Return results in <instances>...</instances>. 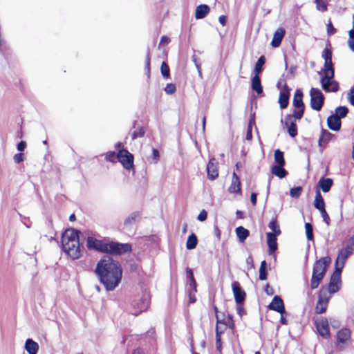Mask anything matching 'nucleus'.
I'll return each instance as SVG.
<instances>
[{
  "instance_id": "1",
  "label": "nucleus",
  "mask_w": 354,
  "mask_h": 354,
  "mask_svg": "<svg viewBox=\"0 0 354 354\" xmlns=\"http://www.w3.org/2000/svg\"><path fill=\"white\" fill-rule=\"evenodd\" d=\"M95 273L108 292L114 290L119 286L122 277L120 264L109 256L98 261Z\"/></svg>"
},
{
  "instance_id": "2",
  "label": "nucleus",
  "mask_w": 354,
  "mask_h": 354,
  "mask_svg": "<svg viewBox=\"0 0 354 354\" xmlns=\"http://www.w3.org/2000/svg\"><path fill=\"white\" fill-rule=\"evenodd\" d=\"M86 243L87 248L89 250H95L114 255H120L130 252L132 250L131 245L129 243H120L113 241L107 242L96 239L92 236L87 238Z\"/></svg>"
},
{
  "instance_id": "3",
  "label": "nucleus",
  "mask_w": 354,
  "mask_h": 354,
  "mask_svg": "<svg viewBox=\"0 0 354 354\" xmlns=\"http://www.w3.org/2000/svg\"><path fill=\"white\" fill-rule=\"evenodd\" d=\"M80 232L75 229H67L62 236V244L64 251L73 259L82 256L84 246L80 243Z\"/></svg>"
},
{
  "instance_id": "4",
  "label": "nucleus",
  "mask_w": 354,
  "mask_h": 354,
  "mask_svg": "<svg viewBox=\"0 0 354 354\" xmlns=\"http://www.w3.org/2000/svg\"><path fill=\"white\" fill-rule=\"evenodd\" d=\"M329 263L330 259L327 257L322 258L315 262L310 281V287L312 289H315L319 286L323 279L326 267Z\"/></svg>"
},
{
  "instance_id": "5",
  "label": "nucleus",
  "mask_w": 354,
  "mask_h": 354,
  "mask_svg": "<svg viewBox=\"0 0 354 354\" xmlns=\"http://www.w3.org/2000/svg\"><path fill=\"white\" fill-rule=\"evenodd\" d=\"M324 75L321 77L322 88L326 92H336L339 89V85L333 80L334 69L323 70Z\"/></svg>"
},
{
  "instance_id": "6",
  "label": "nucleus",
  "mask_w": 354,
  "mask_h": 354,
  "mask_svg": "<svg viewBox=\"0 0 354 354\" xmlns=\"http://www.w3.org/2000/svg\"><path fill=\"white\" fill-rule=\"evenodd\" d=\"M141 218V212L136 211L129 214L124 220L122 224L123 232L129 236L133 235L136 232V224Z\"/></svg>"
},
{
  "instance_id": "7",
  "label": "nucleus",
  "mask_w": 354,
  "mask_h": 354,
  "mask_svg": "<svg viewBox=\"0 0 354 354\" xmlns=\"http://www.w3.org/2000/svg\"><path fill=\"white\" fill-rule=\"evenodd\" d=\"M351 241L352 245H348L344 248L339 250L337 257L335 261V268L337 270H342L345 262L348 257L353 252V246L354 245V235L351 238Z\"/></svg>"
},
{
  "instance_id": "8",
  "label": "nucleus",
  "mask_w": 354,
  "mask_h": 354,
  "mask_svg": "<svg viewBox=\"0 0 354 354\" xmlns=\"http://www.w3.org/2000/svg\"><path fill=\"white\" fill-rule=\"evenodd\" d=\"M310 106L313 110L319 111L324 104V97L322 91L315 88H312L310 91Z\"/></svg>"
},
{
  "instance_id": "9",
  "label": "nucleus",
  "mask_w": 354,
  "mask_h": 354,
  "mask_svg": "<svg viewBox=\"0 0 354 354\" xmlns=\"http://www.w3.org/2000/svg\"><path fill=\"white\" fill-rule=\"evenodd\" d=\"M117 158L126 169L130 170L133 168V156L127 149L119 150L117 153Z\"/></svg>"
},
{
  "instance_id": "10",
  "label": "nucleus",
  "mask_w": 354,
  "mask_h": 354,
  "mask_svg": "<svg viewBox=\"0 0 354 354\" xmlns=\"http://www.w3.org/2000/svg\"><path fill=\"white\" fill-rule=\"evenodd\" d=\"M330 296L327 295V290L322 288L319 295V299L316 306V313L318 314L324 313L328 306Z\"/></svg>"
},
{
  "instance_id": "11",
  "label": "nucleus",
  "mask_w": 354,
  "mask_h": 354,
  "mask_svg": "<svg viewBox=\"0 0 354 354\" xmlns=\"http://www.w3.org/2000/svg\"><path fill=\"white\" fill-rule=\"evenodd\" d=\"M351 332L350 329L343 328L340 329L337 333V346L343 349L345 345L351 339Z\"/></svg>"
},
{
  "instance_id": "12",
  "label": "nucleus",
  "mask_w": 354,
  "mask_h": 354,
  "mask_svg": "<svg viewBox=\"0 0 354 354\" xmlns=\"http://www.w3.org/2000/svg\"><path fill=\"white\" fill-rule=\"evenodd\" d=\"M316 328L319 334L324 338L328 339L330 337V328L328 320L322 318L318 319L315 322Z\"/></svg>"
},
{
  "instance_id": "13",
  "label": "nucleus",
  "mask_w": 354,
  "mask_h": 354,
  "mask_svg": "<svg viewBox=\"0 0 354 354\" xmlns=\"http://www.w3.org/2000/svg\"><path fill=\"white\" fill-rule=\"evenodd\" d=\"M342 271L339 270H337L335 268V272L330 278V281L328 286V289L327 290V292H329L330 294L335 293L339 290V284L340 282V274Z\"/></svg>"
},
{
  "instance_id": "14",
  "label": "nucleus",
  "mask_w": 354,
  "mask_h": 354,
  "mask_svg": "<svg viewBox=\"0 0 354 354\" xmlns=\"http://www.w3.org/2000/svg\"><path fill=\"white\" fill-rule=\"evenodd\" d=\"M281 123L285 124L286 127L288 129L289 135L292 138H294L297 136V129L296 122H295L293 117H291L290 115H287L284 120H281Z\"/></svg>"
},
{
  "instance_id": "15",
  "label": "nucleus",
  "mask_w": 354,
  "mask_h": 354,
  "mask_svg": "<svg viewBox=\"0 0 354 354\" xmlns=\"http://www.w3.org/2000/svg\"><path fill=\"white\" fill-rule=\"evenodd\" d=\"M207 177L209 180H214L218 176L217 162L212 158L209 160L207 165Z\"/></svg>"
},
{
  "instance_id": "16",
  "label": "nucleus",
  "mask_w": 354,
  "mask_h": 354,
  "mask_svg": "<svg viewBox=\"0 0 354 354\" xmlns=\"http://www.w3.org/2000/svg\"><path fill=\"white\" fill-rule=\"evenodd\" d=\"M232 288L236 302L239 304H241L245 297V292L242 290L238 281H234L232 283Z\"/></svg>"
},
{
  "instance_id": "17",
  "label": "nucleus",
  "mask_w": 354,
  "mask_h": 354,
  "mask_svg": "<svg viewBox=\"0 0 354 354\" xmlns=\"http://www.w3.org/2000/svg\"><path fill=\"white\" fill-rule=\"evenodd\" d=\"M268 308L270 310L281 313V315L285 312L283 300L279 296L274 297L271 303L269 304Z\"/></svg>"
},
{
  "instance_id": "18",
  "label": "nucleus",
  "mask_w": 354,
  "mask_h": 354,
  "mask_svg": "<svg viewBox=\"0 0 354 354\" xmlns=\"http://www.w3.org/2000/svg\"><path fill=\"white\" fill-rule=\"evenodd\" d=\"M290 91L288 86L285 84L284 88L280 92L279 97V103L281 109H283L287 107L289 102Z\"/></svg>"
},
{
  "instance_id": "19",
  "label": "nucleus",
  "mask_w": 354,
  "mask_h": 354,
  "mask_svg": "<svg viewBox=\"0 0 354 354\" xmlns=\"http://www.w3.org/2000/svg\"><path fill=\"white\" fill-rule=\"evenodd\" d=\"M277 236L276 234L272 232H268L266 234L267 243L269 248L268 252L270 254L274 253L277 249Z\"/></svg>"
},
{
  "instance_id": "20",
  "label": "nucleus",
  "mask_w": 354,
  "mask_h": 354,
  "mask_svg": "<svg viewBox=\"0 0 354 354\" xmlns=\"http://www.w3.org/2000/svg\"><path fill=\"white\" fill-rule=\"evenodd\" d=\"M328 127L332 131H337L341 128V120L339 117L331 115L327 119Z\"/></svg>"
},
{
  "instance_id": "21",
  "label": "nucleus",
  "mask_w": 354,
  "mask_h": 354,
  "mask_svg": "<svg viewBox=\"0 0 354 354\" xmlns=\"http://www.w3.org/2000/svg\"><path fill=\"white\" fill-rule=\"evenodd\" d=\"M284 35L285 30L282 28H278L274 33L271 45L274 48L279 47Z\"/></svg>"
},
{
  "instance_id": "22",
  "label": "nucleus",
  "mask_w": 354,
  "mask_h": 354,
  "mask_svg": "<svg viewBox=\"0 0 354 354\" xmlns=\"http://www.w3.org/2000/svg\"><path fill=\"white\" fill-rule=\"evenodd\" d=\"M39 344L32 339H27L25 342L24 348L28 354H37Z\"/></svg>"
},
{
  "instance_id": "23",
  "label": "nucleus",
  "mask_w": 354,
  "mask_h": 354,
  "mask_svg": "<svg viewBox=\"0 0 354 354\" xmlns=\"http://www.w3.org/2000/svg\"><path fill=\"white\" fill-rule=\"evenodd\" d=\"M322 56L323 59H324V70L334 69L333 62H332L331 51L328 48H325L322 52Z\"/></svg>"
},
{
  "instance_id": "24",
  "label": "nucleus",
  "mask_w": 354,
  "mask_h": 354,
  "mask_svg": "<svg viewBox=\"0 0 354 354\" xmlns=\"http://www.w3.org/2000/svg\"><path fill=\"white\" fill-rule=\"evenodd\" d=\"M209 7L205 4H201L196 7L195 12V18L196 19H201L206 17L209 12Z\"/></svg>"
},
{
  "instance_id": "25",
  "label": "nucleus",
  "mask_w": 354,
  "mask_h": 354,
  "mask_svg": "<svg viewBox=\"0 0 354 354\" xmlns=\"http://www.w3.org/2000/svg\"><path fill=\"white\" fill-rule=\"evenodd\" d=\"M228 191L230 193H239L241 191L239 178L235 172L233 173L232 183Z\"/></svg>"
},
{
  "instance_id": "26",
  "label": "nucleus",
  "mask_w": 354,
  "mask_h": 354,
  "mask_svg": "<svg viewBox=\"0 0 354 354\" xmlns=\"http://www.w3.org/2000/svg\"><path fill=\"white\" fill-rule=\"evenodd\" d=\"M292 104L295 108H304V104L303 102V93L301 90L297 89L295 91Z\"/></svg>"
},
{
  "instance_id": "27",
  "label": "nucleus",
  "mask_w": 354,
  "mask_h": 354,
  "mask_svg": "<svg viewBox=\"0 0 354 354\" xmlns=\"http://www.w3.org/2000/svg\"><path fill=\"white\" fill-rule=\"evenodd\" d=\"M252 88L259 95L263 93V87L259 75H254L252 78Z\"/></svg>"
},
{
  "instance_id": "28",
  "label": "nucleus",
  "mask_w": 354,
  "mask_h": 354,
  "mask_svg": "<svg viewBox=\"0 0 354 354\" xmlns=\"http://www.w3.org/2000/svg\"><path fill=\"white\" fill-rule=\"evenodd\" d=\"M318 185L324 192H328L333 185V180L330 178H322L319 180Z\"/></svg>"
},
{
  "instance_id": "29",
  "label": "nucleus",
  "mask_w": 354,
  "mask_h": 354,
  "mask_svg": "<svg viewBox=\"0 0 354 354\" xmlns=\"http://www.w3.org/2000/svg\"><path fill=\"white\" fill-rule=\"evenodd\" d=\"M314 206L319 211L325 209L324 201L319 190L316 191L315 198L314 201Z\"/></svg>"
},
{
  "instance_id": "30",
  "label": "nucleus",
  "mask_w": 354,
  "mask_h": 354,
  "mask_svg": "<svg viewBox=\"0 0 354 354\" xmlns=\"http://www.w3.org/2000/svg\"><path fill=\"white\" fill-rule=\"evenodd\" d=\"M333 136V135L328 131L326 129H322L321 131L320 137L319 138V145L322 147V143L327 144Z\"/></svg>"
},
{
  "instance_id": "31",
  "label": "nucleus",
  "mask_w": 354,
  "mask_h": 354,
  "mask_svg": "<svg viewBox=\"0 0 354 354\" xmlns=\"http://www.w3.org/2000/svg\"><path fill=\"white\" fill-rule=\"evenodd\" d=\"M236 233L241 242H243L249 236V231L242 226H239L236 229Z\"/></svg>"
},
{
  "instance_id": "32",
  "label": "nucleus",
  "mask_w": 354,
  "mask_h": 354,
  "mask_svg": "<svg viewBox=\"0 0 354 354\" xmlns=\"http://www.w3.org/2000/svg\"><path fill=\"white\" fill-rule=\"evenodd\" d=\"M330 0H314L317 10L324 12L328 10Z\"/></svg>"
},
{
  "instance_id": "33",
  "label": "nucleus",
  "mask_w": 354,
  "mask_h": 354,
  "mask_svg": "<svg viewBox=\"0 0 354 354\" xmlns=\"http://www.w3.org/2000/svg\"><path fill=\"white\" fill-rule=\"evenodd\" d=\"M283 165H274L272 167V173L282 178L286 176V171L283 168Z\"/></svg>"
},
{
  "instance_id": "34",
  "label": "nucleus",
  "mask_w": 354,
  "mask_h": 354,
  "mask_svg": "<svg viewBox=\"0 0 354 354\" xmlns=\"http://www.w3.org/2000/svg\"><path fill=\"white\" fill-rule=\"evenodd\" d=\"M197 237L194 234H192L187 238L186 243V248L187 250H192L196 248L197 245Z\"/></svg>"
},
{
  "instance_id": "35",
  "label": "nucleus",
  "mask_w": 354,
  "mask_h": 354,
  "mask_svg": "<svg viewBox=\"0 0 354 354\" xmlns=\"http://www.w3.org/2000/svg\"><path fill=\"white\" fill-rule=\"evenodd\" d=\"M269 228L273 232V234H276V235H279L281 234V230L279 228V225L277 223V218H273L268 225Z\"/></svg>"
},
{
  "instance_id": "36",
  "label": "nucleus",
  "mask_w": 354,
  "mask_h": 354,
  "mask_svg": "<svg viewBox=\"0 0 354 354\" xmlns=\"http://www.w3.org/2000/svg\"><path fill=\"white\" fill-rule=\"evenodd\" d=\"M265 62L266 59L264 56H261L259 58L254 69V73H255V75H259V74L261 72L262 66L265 64Z\"/></svg>"
},
{
  "instance_id": "37",
  "label": "nucleus",
  "mask_w": 354,
  "mask_h": 354,
  "mask_svg": "<svg viewBox=\"0 0 354 354\" xmlns=\"http://www.w3.org/2000/svg\"><path fill=\"white\" fill-rule=\"evenodd\" d=\"M160 73L165 80H168L170 77L169 68L165 62H162L160 66Z\"/></svg>"
},
{
  "instance_id": "38",
  "label": "nucleus",
  "mask_w": 354,
  "mask_h": 354,
  "mask_svg": "<svg viewBox=\"0 0 354 354\" xmlns=\"http://www.w3.org/2000/svg\"><path fill=\"white\" fill-rule=\"evenodd\" d=\"M274 160L278 165H284L285 164L283 153L279 149H276L274 151Z\"/></svg>"
},
{
  "instance_id": "39",
  "label": "nucleus",
  "mask_w": 354,
  "mask_h": 354,
  "mask_svg": "<svg viewBox=\"0 0 354 354\" xmlns=\"http://www.w3.org/2000/svg\"><path fill=\"white\" fill-rule=\"evenodd\" d=\"M266 261H263L261 263L260 268H259V279L260 280H266L267 279V272H266Z\"/></svg>"
},
{
  "instance_id": "40",
  "label": "nucleus",
  "mask_w": 354,
  "mask_h": 354,
  "mask_svg": "<svg viewBox=\"0 0 354 354\" xmlns=\"http://www.w3.org/2000/svg\"><path fill=\"white\" fill-rule=\"evenodd\" d=\"M347 113H348V109L346 106H338L336 108L335 114H334V115L339 117V120H340L341 118L346 117Z\"/></svg>"
},
{
  "instance_id": "41",
  "label": "nucleus",
  "mask_w": 354,
  "mask_h": 354,
  "mask_svg": "<svg viewBox=\"0 0 354 354\" xmlns=\"http://www.w3.org/2000/svg\"><path fill=\"white\" fill-rule=\"evenodd\" d=\"M305 229H306V234L307 239L308 241H313V226L310 223H306L305 224Z\"/></svg>"
},
{
  "instance_id": "42",
  "label": "nucleus",
  "mask_w": 354,
  "mask_h": 354,
  "mask_svg": "<svg viewBox=\"0 0 354 354\" xmlns=\"http://www.w3.org/2000/svg\"><path fill=\"white\" fill-rule=\"evenodd\" d=\"M169 42H170V39L169 37H167L166 36L162 37V38L160 41L158 48L160 50H162L164 54H165V53H166L165 46H167Z\"/></svg>"
},
{
  "instance_id": "43",
  "label": "nucleus",
  "mask_w": 354,
  "mask_h": 354,
  "mask_svg": "<svg viewBox=\"0 0 354 354\" xmlns=\"http://www.w3.org/2000/svg\"><path fill=\"white\" fill-rule=\"evenodd\" d=\"M214 311L216 313V324H222L223 326H227L225 317H221L220 313L218 312V309L216 307H214Z\"/></svg>"
},
{
  "instance_id": "44",
  "label": "nucleus",
  "mask_w": 354,
  "mask_h": 354,
  "mask_svg": "<svg viewBox=\"0 0 354 354\" xmlns=\"http://www.w3.org/2000/svg\"><path fill=\"white\" fill-rule=\"evenodd\" d=\"M297 109L294 111L293 114L290 115L291 117H293L295 119V122L297 120H300L304 114V108H296Z\"/></svg>"
},
{
  "instance_id": "45",
  "label": "nucleus",
  "mask_w": 354,
  "mask_h": 354,
  "mask_svg": "<svg viewBox=\"0 0 354 354\" xmlns=\"http://www.w3.org/2000/svg\"><path fill=\"white\" fill-rule=\"evenodd\" d=\"M301 192H302V188H301V187L299 186L297 187L292 188L290 191V194L291 197L297 198L301 195Z\"/></svg>"
},
{
  "instance_id": "46",
  "label": "nucleus",
  "mask_w": 354,
  "mask_h": 354,
  "mask_svg": "<svg viewBox=\"0 0 354 354\" xmlns=\"http://www.w3.org/2000/svg\"><path fill=\"white\" fill-rule=\"evenodd\" d=\"M145 131L142 127H139L138 129L134 130L131 134L132 140L137 139L138 138H141L144 136Z\"/></svg>"
},
{
  "instance_id": "47",
  "label": "nucleus",
  "mask_w": 354,
  "mask_h": 354,
  "mask_svg": "<svg viewBox=\"0 0 354 354\" xmlns=\"http://www.w3.org/2000/svg\"><path fill=\"white\" fill-rule=\"evenodd\" d=\"M349 39L348 40V45L351 50L354 52V28L348 32Z\"/></svg>"
},
{
  "instance_id": "48",
  "label": "nucleus",
  "mask_w": 354,
  "mask_h": 354,
  "mask_svg": "<svg viewBox=\"0 0 354 354\" xmlns=\"http://www.w3.org/2000/svg\"><path fill=\"white\" fill-rule=\"evenodd\" d=\"M115 157H117V155L115 151H108L105 154V160L111 162H115Z\"/></svg>"
},
{
  "instance_id": "49",
  "label": "nucleus",
  "mask_w": 354,
  "mask_h": 354,
  "mask_svg": "<svg viewBox=\"0 0 354 354\" xmlns=\"http://www.w3.org/2000/svg\"><path fill=\"white\" fill-rule=\"evenodd\" d=\"M319 212L323 218L324 222L328 226L330 223V218L328 213L326 212V209H321L319 211Z\"/></svg>"
},
{
  "instance_id": "50",
  "label": "nucleus",
  "mask_w": 354,
  "mask_h": 354,
  "mask_svg": "<svg viewBox=\"0 0 354 354\" xmlns=\"http://www.w3.org/2000/svg\"><path fill=\"white\" fill-rule=\"evenodd\" d=\"M176 86L174 84H167L165 88V91L167 94L171 95L176 92Z\"/></svg>"
},
{
  "instance_id": "51",
  "label": "nucleus",
  "mask_w": 354,
  "mask_h": 354,
  "mask_svg": "<svg viewBox=\"0 0 354 354\" xmlns=\"http://www.w3.org/2000/svg\"><path fill=\"white\" fill-rule=\"evenodd\" d=\"M227 326H223L222 324H217L216 327V335H218L221 337V335L224 333V331L226 330Z\"/></svg>"
},
{
  "instance_id": "52",
  "label": "nucleus",
  "mask_w": 354,
  "mask_h": 354,
  "mask_svg": "<svg viewBox=\"0 0 354 354\" xmlns=\"http://www.w3.org/2000/svg\"><path fill=\"white\" fill-rule=\"evenodd\" d=\"M192 60L194 63L195 66H196V69L198 71V73L199 75L201 76L202 75V72H201V64L198 61V57L195 55H194L192 57Z\"/></svg>"
},
{
  "instance_id": "53",
  "label": "nucleus",
  "mask_w": 354,
  "mask_h": 354,
  "mask_svg": "<svg viewBox=\"0 0 354 354\" xmlns=\"http://www.w3.org/2000/svg\"><path fill=\"white\" fill-rule=\"evenodd\" d=\"M225 319H226V323H227V327H229L232 329L234 328V322L232 319V315L230 314H227V317H225Z\"/></svg>"
},
{
  "instance_id": "54",
  "label": "nucleus",
  "mask_w": 354,
  "mask_h": 354,
  "mask_svg": "<svg viewBox=\"0 0 354 354\" xmlns=\"http://www.w3.org/2000/svg\"><path fill=\"white\" fill-rule=\"evenodd\" d=\"M145 71L147 75V78H149L150 73V58L149 53H147V56L145 61Z\"/></svg>"
},
{
  "instance_id": "55",
  "label": "nucleus",
  "mask_w": 354,
  "mask_h": 354,
  "mask_svg": "<svg viewBox=\"0 0 354 354\" xmlns=\"http://www.w3.org/2000/svg\"><path fill=\"white\" fill-rule=\"evenodd\" d=\"M254 122L253 120H251L249 122V125H248V131H247V133H246V139L248 140H251L252 138V123Z\"/></svg>"
},
{
  "instance_id": "56",
  "label": "nucleus",
  "mask_w": 354,
  "mask_h": 354,
  "mask_svg": "<svg viewBox=\"0 0 354 354\" xmlns=\"http://www.w3.org/2000/svg\"><path fill=\"white\" fill-rule=\"evenodd\" d=\"M13 159L16 163H20L24 160V154L21 153H16L14 156Z\"/></svg>"
},
{
  "instance_id": "57",
  "label": "nucleus",
  "mask_w": 354,
  "mask_h": 354,
  "mask_svg": "<svg viewBox=\"0 0 354 354\" xmlns=\"http://www.w3.org/2000/svg\"><path fill=\"white\" fill-rule=\"evenodd\" d=\"M207 212L205 210H202L199 214L198 215V220H199L200 221H204L206 220L207 218Z\"/></svg>"
},
{
  "instance_id": "58",
  "label": "nucleus",
  "mask_w": 354,
  "mask_h": 354,
  "mask_svg": "<svg viewBox=\"0 0 354 354\" xmlns=\"http://www.w3.org/2000/svg\"><path fill=\"white\" fill-rule=\"evenodd\" d=\"M327 32L329 35H333L336 32V30L333 26L330 21H329L328 24H327Z\"/></svg>"
},
{
  "instance_id": "59",
  "label": "nucleus",
  "mask_w": 354,
  "mask_h": 354,
  "mask_svg": "<svg viewBox=\"0 0 354 354\" xmlns=\"http://www.w3.org/2000/svg\"><path fill=\"white\" fill-rule=\"evenodd\" d=\"M246 264H247V266H248V269H252L254 268V263H253V259L251 256H249L247 259H246Z\"/></svg>"
},
{
  "instance_id": "60",
  "label": "nucleus",
  "mask_w": 354,
  "mask_h": 354,
  "mask_svg": "<svg viewBox=\"0 0 354 354\" xmlns=\"http://www.w3.org/2000/svg\"><path fill=\"white\" fill-rule=\"evenodd\" d=\"M187 278L188 281H191L192 283H194V277L193 272L189 268L187 269Z\"/></svg>"
},
{
  "instance_id": "61",
  "label": "nucleus",
  "mask_w": 354,
  "mask_h": 354,
  "mask_svg": "<svg viewBox=\"0 0 354 354\" xmlns=\"http://www.w3.org/2000/svg\"><path fill=\"white\" fill-rule=\"evenodd\" d=\"M349 102L354 106V88H351L348 94Z\"/></svg>"
},
{
  "instance_id": "62",
  "label": "nucleus",
  "mask_w": 354,
  "mask_h": 354,
  "mask_svg": "<svg viewBox=\"0 0 354 354\" xmlns=\"http://www.w3.org/2000/svg\"><path fill=\"white\" fill-rule=\"evenodd\" d=\"M216 346L218 351H221V337L216 335Z\"/></svg>"
},
{
  "instance_id": "63",
  "label": "nucleus",
  "mask_w": 354,
  "mask_h": 354,
  "mask_svg": "<svg viewBox=\"0 0 354 354\" xmlns=\"http://www.w3.org/2000/svg\"><path fill=\"white\" fill-rule=\"evenodd\" d=\"M26 147V142L25 141H21L17 145V150L19 151H23Z\"/></svg>"
},
{
  "instance_id": "64",
  "label": "nucleus",
  "mask_w": 354,
  "mask_h": 354,
  "mask_svg": "<svg viewBox=\"0 0 354 354\" xmlns=\"http://www.w3.org/2000/svg\"><path fill=\"white\" fill-rule=\"evenodd\" d=\"M265 292L268 295H272L274 294V290L269 284L266 285L265 288Z\"/></svg>"
}]
</instances>
